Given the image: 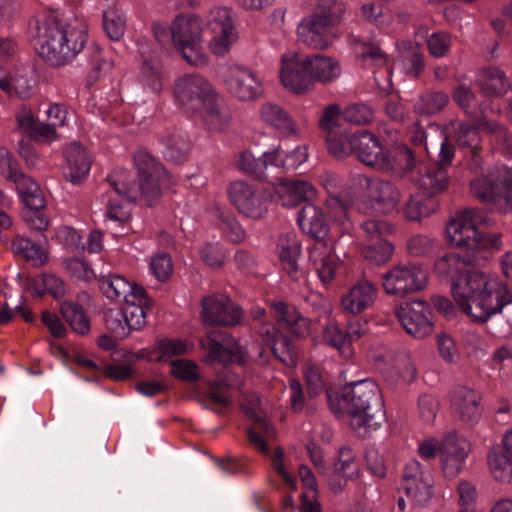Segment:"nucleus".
Segmentation results:
<instances>
[{"instance_id":"f8f14e48","label":"nucleus","mask_w":512,"mask_h":512,"mask_svg":"<svg viewBox=\"0 0 512 512\" xmlns=\"http://www.w3.org/2000/svg\"><path fill=\"white\" fill-rule=\"evenodd\" d=\"M202 348L208 351L204 360L208 363H228L237 361L243 363L246 358L252 360L261 359L264 354V349L253 342L245 349H242L239 344L230 336L209 334L205 340L201 341Z\"/></svg>"},{"instance_id":"69168bd1","label":"nucleus","mask_w":512,"mask_h":512,"mask_svg":"<svg viewBox=\"0 0 512 512\" xmlns=\"http://www.w3.org/2000/svg\"><path fill=\"white\" fill-rule=\"evenodd\" d=\"M436 240L427 235H414L407 242V251L410 255L420 257L433 252Z\"/></svg>"},{"instance_id":"4c0bfd02","label":"nucleus","mask_w":512,"mask_h":512,"mask_svg":"<svg viewBox=\"0 0 512 512\" xmlns=\"http://www.w3.org/2000/svg\"><path fill=\"white\" fill-rule=\"evenodd\" d=\"M334 476L339 479V485L335 486L331 483V488L335 491L342 488V481L344 484L347 480L354 479L359 473V465L356 460V455L349 447H341L333 464Z\"/></svg>"},{"instance_id":"f3484780","label":"nucleus","mask_w":512,"mask_h":512,"mask_svg":"<svg viewBox=\"0 0 512 512\" xmlns=\"http://www.w3.org/2000/svg\"><path fill=\"white\" fill-rule=\"evenodd\" d=\"M208 27L212 33L209 48L216 55L226 54L238 38L231 11L227 7H214L208 15Z\"/></svg>"},{"instance_id":"5fc2aeb1","label":"nucleus","mask_w":512,"mask_h":512,"mask_svg":"<svg viewBox=\"0 0 512 512\" xmlns=\"http://www.w3.org/2000/svg\"><path fill=\"white\" fill-rule=\"evenodd\" d=\"M193 347L192 343L184 339H161L157 342L155 349L159 355L155 358L158 361H168L173 356L187 353Z\"/></svg>"},{"instance_id":"b1692460","label":"nucleus","mask_w":512,"mask_h":512,"mask_svg":"<svg viewBox=\"0 0 512 512\" xmlns=\"http://www.w3.org/2000/svg\"><path fill=\"white\" fill-rule=\"evenodd\" d=\"M402 485L406 496L416 505L426 504L432 496L430 475L422 471L416 460L406 464Z\"/></svg>"},{"instance_id":"09e8293b","label":"nucleus","mask_w":512,"mask_h":512,"mask_svg":"<svg viewBox=\"0 0 512 512\" xmlns=\"http://www.w3.org/2000/svg\"><path fill=\"white\" fill-rule=\"evenodd\" d=\"M471 190L475 196L484 201H501V186L494 175L475 179L471 183Z\"/></svg>"},{"instance_id":"423d86ee","label":"nucleus","mask_w":512,"mask_h":512,"mask_svg":"<svg viewBox=\"0 0 512 512\" xmlns=\"http://www.w3.org/2000/svg\"><path fill=\"white\" fill-rule=\"evenodd\" d=\"M329 401L335 413L349 415L351 427L362 437L378 430L385 421L382 395L377 383L371 379L345 386L337 399V406L330 396Z\"/></svg>"},{"instance_id":"4be33fe9","label":"nucleus","mask_w":512,"mask_h":512,"mask_svg":"<svg viewBox=\"0 0 512 512\" xmlns=\"http://www.w3.org/2000/svg\"><path fill=\"white\" fill-rule=\"evenodd\" d=\"M469 454V443L456 432H449L441 438L440 463L448 478L455 477L462 469Z\"/></svg>"},{"instance_id":"e2e57ef3","label":"nucleus","mask_w":512,"mask_h":512,"mask_svg":"<svg viewBox=\"0 0 512 512\" xmlns=\"http://www.w3.org/2000/svg\"><path fill=\"white\" fill-rule=\"evenodd\" d=\"M171 374L183 381H196L199 379L198 366L188 359L171 361Z\"/></svg>"},{"instance_id":"a18cd8bd","label":"nucleus","mask_w":512,"mask_h":512,"mask_svg":"<svg viewBox=\"0 0 512 512\" xmlns=\"http://www.w3.org/2000/svg\"><path fill=\"white\" fill-rule=\"evenodd\" d=\"M394 252V246L391 242L379 238L376 241H367L361 244V254L363 257L375 264H384L388 262Z\"/></svg>"},{"instance_id":"7ed1b4c3","label":"nucleus","mask_w":512,"mask_h":512,"mask_svg":"<svg viewBox=\"0 0 512 512\" xmlns=\"http://www.w3.org/2000/svg\"><path fill=\"white\" fill-rule=\"evenodd\" d=\"M103 295L112 302L120 303V309H109L104 321L115 338L123 339L132 330H139L146 324L145 307L148 296L143 287L118 274L104 275L99 279Z\"/></svg>"},{"instance_id":"3c124183","label":"nucleus","mask_w":512,"mask_h":512,"mask_svg":"<svg viewBox=\"0 0 512 512\" xmlns=\"http://www.w3.org/2000/svg\"><path fill=\"white\" fill-rule=\"evenodd\" d=\"M103 28L111 40H120L126 29L124 13L115 7L108 8L103 14Z\"/></svg>"},{"instance_id":"9b49d317","label":"nucleus","mask_w":512,"mask_h":512,"mask_svg":"<svg viewBox=\"0 0 512 512\" xmlns=\"http://www.w3.org/2000/svg\"><path fill=\"white\" fill-rule=\"evenodd\" d=\"M221 79L227 93L239 102H255L265 95L262 78L246 66H227L222 72Z\"/></svg>"},{"instance_id":"37998d69","label":"nucleus","mask_w":512,"mask_h":512,"mask_svg":"<svg viewBox=\"0 0 512 512\" xmlns=\"http://www.w3.org/2000/svg\"><path fill=\"white\" fill-rule=\"evenodd\" d=\"M323 340L328 345L335 348L345 359H350L355 351L346 337V331L343 332L336 322H330L323 329Z\"/></svg>"},{"instance_id":"dca6fc26","label":"nucleus","mask_w":512,"mask_h":512,"mask_svg":"<svg viewBox=\"0 0 512 512\" xmlns=\"http://www.w3.org/2000/svg\"><path fill=\"white\" fill-rule=\"evenodd\" d=\"M279 77L282 85L294 94L312 90L307 56L295 51L285 52L281 56Z\"/></svg>"},{"instance_id":"f03ea898","label":"nucleus","mask_w":512,"mask_h":512,"mask_svg":"<svg viewBox=\"0 0 512 512\" xmlns=\"http://www.w3.org/2000/svg\"><path fill=\"white\" fill-rule=\"evenodd\" d=\"M133 159L139 174L138 184L134 182L131 174L124 171L108 178L113 191L122 198V201L110 199L106 217L120 224L127 222L130 218V202L139 199L144 204L152 206L158 200L161 194L160 183L166 177L163 167L149 152L138 150Z\"/></svg>"},{"instance_id":"6ab92c4d","label":"nucleus","mask_w":512,"mask_h":512,"mask_svg":"<svg viewBox=\"0 0 512 512\" xmlns=\"http://www.w3.org/2000/svg\"><path fill=\"white\" fill-rule=\"evenodd\" d=\"M201 316L209 325L232 326L242 319L243 313L225 294H214L203 298Z\"/></svg>"},{"instance_id":"412c9836","label":"nucleus","mask_w":512,"mask_h":512,"mask_svg":"<svg viewBox=\"0 0 512 512\" xmlns=\"http://www.w3.org/2000/svg\"><path fill=\"white\" fill-rule=\"evenodd\" d=\"M448 135L440 144L439 158L445 164H451L454 157V148L450 141H455L459 146L470 149L473 153L480 148L481 139L478 130L460 121L451 122L448 127Z\"/></svg>"},{"instance_id":"7c9ffc66","label":"nucleus","mask_w":512,"mask_h":512,"mask_svg":"<svg viewBox=\"0 0 512 512\" xmlns=\"http://www.w3.org/2000/svg\"><path fill=\"white\" fill-rule=\"evenodd\" d=\"M312 89L316 83L329 84L341 75L339 62L327 55L313 54L307 56Z\"/></svg>"},{"instance_id":"79ce46f5","label":"nucleus","mask_w":512,"mask_h":512,"mask_svg":"<svg viewBox=\"0 0 512 512\" xmlns=\"http://www.w3.org/2000/svg\"><path fill=\"white\" fill-rule=\"evenodd\" d=\"M299 476L305 488V492L301 497V512H319L320 505L316 501L317 483L313 473L310 468L305 465H301L299 467Z\"/></svg>"},{"instance_id":"4468645a","label":"nucleus","mask_w":512,"mask_h":512,"mask_svg":"<svg viewBox=\"0 0 512 512\" xmlns=\"http://www.w3.org/2000/svg\"><path fill=\"white\" fill-rule=\"evenodd\" d=\"M359 184L366 188L365 200L359 210L366 214H388L399 205L401 193L392 183L360 175Z\"/></svg>"},{"instance_id":"774afa93","label":"nucleus","mask_w":512,"mask_h":512,"mask_svg":"<svg viewBox=\"0 0 512 512\" xmlns=\"http://www.w3.org/2000/svg\"><path fill=\"white\" fill-rule=\"evenodd\" d=\"M25 210L22 213V218L25 224L31 229L36 231H44L49 226V221L45 214L42 212L44 207H33L25 205Z\"/></svg>"},{"instance_id":"8fccbe9b","label":"nucleus","mask_w":512,"mask_h":512,"mask_svg":"<svg viewBox=\"0 0 512 512\" xmlns=\"http://www.w3.org/2000/svg\"><path fill=\"white\" fill-rule=\"evenodd\" d=\"M354 51L366 68H372L373 66L381 68L388 63L386 53L372 44L357 41L354 44Z\"/></svg>"},{"instance_id":"49530a36","label":"nucleus","mask_w":512,"mask_h":512,"mask_svg":"<svg viewBox=\"0 0 512 512\" xmlns=\"http://www.w3.org/2000/svg\"><path fill=\"white\" fill-rule=\"evenodd\" d=\"M61 313L74 332L81 335L89 332V320L81 306L71 301H65L61 304Z\"/></svg>"},{"instance_id":"6e6552de","label":"nucleus","mask_w":512,"mask_h":512,"mask_svg":"<svg viewBox=\"0 0 512 512\" xmlns=\"http://www.w3.org/2000/svg\"><path fill=\"white\" fill-rule=\"evenodd\" d=\"M245 414L254 420L253 425L248 428L247 434L252 447L259 453L269 456L272 468L283 479L285 484L292 490L297 488V482L292 474L291 461L285 456L284 451L277 447L270 454L268 441L276 436L275 427L266 419L260 408V399L252 397V406L243 405Z\"/></svg>"},{"instance_id":"bb28decb","label":"nucleus","mask_w":512,"mask_h":512,"mask_svg":"<svg viewBox=\"0 0 512 512\" xmlns=\"http://www.w3.org/2000/svg\"><path fill=\"white\" fill-rule=\"evenodd\" d=\"M65 176L73 184L84 181L91 169L92 159L85 147L81 144L70 143L65 151Z\"/></svg>"},{"instance_id":"a878e982","label":"nucleus","mask_w":512,"mask_h":512,"mask_svg":"<svg viewBox=\"0 0 512 512\" xmlns=\"http://www.w3.org/2000/svg\"><path fill=\"white\" fill-rule=\"evenodd\" d=\"M377 293V287L371 281H358L342 295L340 306L348 314L359 315L373 306Z\"/></svg>"},{"instance_id":"ddd939ff","label":"nucleus","mask_w":512,"mask_h":512,"mask_svg":"<svg viewBox=\"0 0 512 512\" xmlns=\"http://www.w3.org/2000/svg\"><path fill=\"white\" fill-rule=\"evenodd\" d=\"M428 280L427 271L419 264L394 265L382 274V287L386 294L396 297L422 290Z\"/></svg>"},{"instance_id":"4d7b16f0","label":"nucleus","mask_w":512,"mask_h":512,"mask_svg":"<svg viewBox=\"0 0 512 512\" xmlns=\"http://www.w3.org/2000/svg\"><path fill=\"white\" fill-rule=\"evenodd\" d=\"M481 113L482 117L479 119V127L483 131L493 134L502 149L512 154V135L508 134L504 127L487 119L486 108H481Z\"/></svg>"},{"instance_id":"473e14b6","label":"nucleus","mask_w":512,"mask_h":512,"mask_svg":"<svg viewBox=\"0 0 512 512\" xmlns=\"http://www.w3.org/2000/svg\"><path fill=\"white\" fill-rule=\"evenodd\" d=\"M260 335L262 340L270 346L275 357L282 363L287 366H294L296 364V354L291 348L290 340L279 335L273 325L266 324L262 326Z\"/></svg>"},{"instance_id":"2eb2a0df","label":"nucleus","mask_w":512,"mask_h":512,"mask_svg":"<svg viewBox=\"0 0 512 512\" xmlns=\"http://www.w3.org/2000/svg\"><path fill=\"white\" fill-rule=\"evenodd\" d=\"M336 23L329 15L312 13L298 25L297 34L305 45L313 49H327L338 37Z\"/></svg>"},{"instance_id":"0e129e2a","label":"nucleus","mask_w":512,"mask_h":512,"mask_svg":"<svg viewBox=\"0 0 512 512\" xmlns=\"http://www.w3.org/2000/svg\"><path fill=\"white\" fill-rule=\"evenodd\" d=\"M149 266L154 277L161 282L167 281L173 272L172 259L166 253L153 256Z\"/></svg>"},{"instance_id":"a19ab883","label":"nucleus","mask_w":512,"mask_h":512,"mask_svg":"<svg viewBox=\"0 0 512 512\" xmlns=\"http://www.w3.org/2000/svg\"><path fill=\"white\" fill-rule=\"evenodd\" d=\"M487 465L491 477L499 484L512 483V458L493 448L487 455Z\"/></svg>"},{"instance_id":"6e6d98bb","label":"nucleus","mask_w":512,"mask_h":512,"mask_svg":"<svg viewBox=\"0 0 512 512\" xmlns=\"http://www.w3.org/2000/svg\"><path fill=\"white\" fill-rule=\"evenodd\" d=\"M236 165L243 172L261 178L264 176L266 168L270 165V161H267L265 158V152L261 157L256 158L247 150L237 156Z\"/></svg>"},{"instance_id":"9d476101","label":"nucleus","mask_w":512,"mask_h":512,"mask_svg":"<svg viewBox=\"0 0 512 512\" xmlns=\"http://www.w3.org/2000/svg\"><path fill=\"white\" fill-rule=\"evenodd\" d=\"M170 34L174 46L189 64H207L208 58L203 50L202 23L196 15L177 16L171 24Z\"/></svg>"},{"instance_id":"bf43d9fd","label":"nucleus","mask_w":512,"mask_h":512,"mask_svg":"<svg viewBox=\"0 0 512 512\" xmlns=\"http://www.w3.org/2000/svg\"><path fill=\"white\" fill-rule=\"evenodd\" d=\"M362 17L379 27L389 25L392 16L388 9H385L380 3L369 1L364 3L361 7Z\"/></svg>"},{"instance_id":"f257e3e1","label":"nucleus","mask_w":512,"mask_h":512,"mask_svg":"<svg viewBox=\"0 0 512 512\" xmlns=\"http://www.w3.org/2000/svg\"><path fill=\"white\" fill-rule=\"evenodd\" d=\"M470 262V256L449 252L436 260L434 271L438 277L451 280V294L461 311L471 321L484 323L512 303V292L484 271L474 269L463 273Z\"/></svg>"},{"instance_id":"a211bd4d","label":"nucleus","mask_w":512,"mask_h":512,"mask_svg":"<svg viewBox=\"0 0 512 512\" xmlns=\"http://www.w3.org/2000/svg\"><path fill=\"white\" fill-rule=\"evenodd\" d=\"M397 317L405 331L414 338L423 339L434 330L430 305L424 300L406 302L398 309Z\"/></svg>"},{"instance_id":"338daca9","label":"nucleus","mask_w":512,"mask_h":512,"mask_svg":"<svg viewBox=\"0 0 512 512\" xmlns=\"http://www.w3.org/2000/svg\"><path fill=\"white\" fill-rule=\"evenodd\" d=\"M63 264L67 272L77 279L90 281L95 277L93 269L81 258H66Z\"/></svg>"},{"instance_id":"0eeeda50","label":"nucleus","mask_w":512,"mask_h":512,"mask_svg":"<svg viewBox=\"0 0 512 512\" xmlns=\"http://www.w3.org/2000/svg\"><path fill=\"white\" fill-rule=\"evenodd\" d=\"M487 213L478 208H466L455 213L446 224L447 241L474 256L477 252L490 248L500 249L502 235L487 233Z\"/></svg>"},{"instance_id":"39448f33","label":"nucleus","mask_w":512,"mask_h":512,"mask_svg":"<svg viewBox=\"0 0 512 512\" xmlns=\"http://www.w3.org/2000/svg\"><path fill=\"white\" fill-rule=\"evenodd\" d=\"M174 97L186 113L198 117L210 131H224L229 126V111L221 105L213 85L202 76L179 77L174 85Z\"/></svg>"},{"instance_id":"603ef678","label":"nucleus","mask_w":512,"mask_h":512,"mask_svg":"<svg viewBox=\"0 0 512 512\" xmlns=\"http://www.w3.org/2000/svg\"><path fill=\"white\" fill-rule=\"evenodd\" d=\"M217 226L223 237L232 243H241L246 238L245 229L231 214L220 212L217 216Z\"/></svg>"},{"instance_id":"c9c22d12","label":"nucleus","mask_w":512,"mask_h":512,"mask_svg":"<svg viewBox=\"0 0 512 512\" xmlns=\"http://www.w3.org/2000/svg\"><path fill=\"white\" fill-rule=\"evenodd\" d=\"M309 157L308 147L300 145L290 152L283 151L280 147H275L265 151V158L270 161V166L281 168L285 171H293L304 164Z\"/></svg>"},{"instance_id":"864d4df0","label":"nucleus","mask_w":512,"mask_h":512,"mask_svg":"<svg viewBox=\"0 0 512 512\" xmlns=\"http://www.w3.org/2000/svg\"><path fill=\"white\" fill-rule=\"evenodd\" d=\"M354 134L348 135L342 131L327 134V148L331 155L343 158L353 154L355 149Z\"/></svg>"},{"instance_id":"13d9d810","label":"nucleus","mask_w":512,"mask_h":512,"mask_svg":"<svg viewBox=\"0 0 512 512\" xmlns=\"http://www.w3.org/2000/svg\"><path fill=\"white\" fill-rule=\"evenodd\" d=\"M432 212L433 207L429 206L428 200L420 193L411 194L403 206V214L408 220H420Z\"/></svg>"},{"instance_id":"ea45409f","label":"nucleus","mask_w":512,"mask_h":512,"mask_svg":"<svg viewBox=\"0 0 512 512\" xmlns=\"http://www.w3.org/2000/svg\"><path fill=\"white\" fill-rule=\"evenodd\" d=\"M433 165L422 173L418 179L419 187L429 196H434L445 191L449 184V177L445 163Z\"/></svg>"},{"instance_id":"72a5a7b5","label":"nucleus","mask_w":512,"mask_h":512,"mask_svg":"<svg viewBox=\"0 0 512 512\" xmlns=\"http://www.w3.org/2000/svg\"><path fill=\"white\" fill-rule=\"evenodd\" d=\"M297 222L301 230L312 238L324 240L328 226L322 210L312 204L305 205L298 213Z\"/></svg>"},{"instance_id":"58836bf2","label":"nucleus","mask_w":512,"mask_h":512,"mask_svg":"<svg viewBox=\"0 0 512 512\" xmlns=\"http://www.w3.org/2000/svg\"><path fill=\"white\" fill-rule=\"evenodd\" d=\"M12 249L17 256L24 258L34 267H42L49 260V251L45 246L23 236H17L13 240Z\"/></svg>"},{"instance_id":"de8ad7c7","label":"nucleus","mask_w":512,"mask_h":512,"mask_svg":"<svg viewBox=\"0 0 512 512\" xmlns=\"http://www.w3.org/2000/svg\"><path fill=\"white\" fill-rule=\"evenodd\" d=\"M161 142L165 148V156L173 162L182 161L190 150L189 139L180 133L168 134Z\"/></svg>"},{"instance_id":"e433bc0d","label":"nucleus","mask_w":512,"mask_h":512,"mask_svg":"<svg viewBox=\"0 0 512 512\" xmlns=\"http://www.w3.org/2000/svg\"><path fill=\"white\" fill-rule=\"evenodd\" d=\"M278 255L284 270L291 276L298 271V260L301 256V244L295 232L283 233L278 240Z\"/></svg>"},{"instance_id":"c85d7f7f","label":"nucleus","mask_w":512,"mask_h":512,"mask_svg":"<svg viewBox=\"0 0 512 512\" xmlns=\"http://www.w3.org/2000/svg\"><path fill=\"white\" fill-rule=\"evenodd\" d=\"M258 116L263 123L283 135L296 136L300 133V129L293 118L283 107L276 103L267 102L262 104Z\"/></svg>"},{"instance_id":"c03bdc74","label":"nucleus","mask_w":512,"mask_h":512,"mask_svg":"<svg viewBox=\"0 0 512 512\" xmlns=\"http://www.w3.org/2000/svg\"><path fill=\"white\" fill-rule=\"evenodd\" d=\"M479 85L486 95L499 96L509 87L504 73L498 68L484 69L479 77Z\"/></svg>"},{"instance_id":"5701e85b","label":"nucleus","mask_w":512,"mask_h":512,"mask_svg":"<svg viewBox=\"0 0 512 512\" xmlns=\"http://www.w3.org/2000/svg\"><path fill=\"white\" fill-rule=\"evenodd\" d=\"M482 396L467 386L455 387L450 395V404L457 418L467 424H475L482 414Z\"/></svg>"},{"instance_id":"1a4fd4ad","label":"nucleus","mask_w":512,"mask_h":512,"mask_svg":"<svg viewBox=\"0 0 512 512\" xmlns=\"http://www.w3.org/2000/svg\"><path fill=\"white\" fill-rule=\"evenodd\" d=\"M353 154L365 165L383 172L405 173L414 166V156L404 145L385 151L379 139L372 133L361 130L354 134Z\"/></svg>"},{"instance_id":"2f4dec72","label":"nucleus","mask_w":512,"mask_h":512,"mask_svg":"<svg viewBox=\"0 0 512 512\" xmlns=\"http://www.w3.org/2000/svg\"><path fill=\"white\" fill-rule=\"evenodd\" d=\"M271 307L277 321L285 324L293 334L304 337L310 333L309 320L302 317L295 307L280 300L272 302Z\"/></svg>"},{"instance_id":"680f3d73","label":"nucleus","mask_w":512,"mask_h":512,"mask_svg":"<svg viewBox=\"0 0 512 512\" xmlns=\"http://www.w3.org/2000/svg\"><path fill=\"white\" fill-rule=\"evenodd\" d=\"M201 260L211 268H220L226 260V252L219 243H207L199 251Z\"/></svg>"},{"instance_id":"aec40b11","label":"nucleus","mask_w":512,"mask_h":512,"mask_svg":"<svg viewBox=\"0 0 512 512\" xmlns=\"http://www.w3.org/2000/svg\"><path fill=\"white\" fill-rule=\"evenodd\" d=\"M228 196L238 212L246 217L260 219L268 210L266 201L257 194L253 186L244 181L232 182L228 188Z\"/></svg>"},{"instance_id":"393cba45","label":"nucleus","mask_w":512,"mask_h":512,"mask_svg":"<svg viewBox=\"0 0 512 512\" xmlns=\"http://www.w3.org/2000/svg\"><path fill=\"white\" fill-rule=\"evenodd\" d=\"M37 81L35 68L24 64L15 67L8 75H0V89L9 95L25 99L32 96Z\"/></svg>"},{"instance_id":"f704fd0d","label":"nucleus","mask_w":512,"mask_h":512,"mask_svg":"<svg viewBox=\"0 0 512 512\" xmlns=\"http://www.w3.org/2000/svg\"><path fill=\"white\" fill-rule=\"evenodd\" d=\"M15 184L16 190L25 205L45 207L46 201L38 184L19 167L7 179Z\"/></svg>"},{"instance_id":"052dcab7","label":"nucleus","mask_w":512,"mask_h":512,"mask_svg":"<svg viewBox=\"0 0 512 512\" xmlns=\"http://www.w3.org/2000/svg\"><path fill=\"white\" fill-rule=\"evenodd\" d=\"M449 102V97L443 92H431L422 96L415 105L421 114H434L442 110Z\"/></svg>"},{"instance_id":"c756f323","label":"nucleus","mask_w":512,"mask_h":512,"mask_svg":"<svg viewBox=\"0 0 512 512\" xmlns=\"http://www.w3.org/2000/svg\"><path fill=\"white\" fill-rule=\"evenodd\" d=\"M275 192L281 204L293 207L302 201L311 200L316 196L314 186L304 180L280 179L275 187Z\"/></svg>"},{"instance_id":"20e7f679","label":"nucleus","mask_w":512,"mask_h":512,"mask_svg":"<svg viewBox=\"0 0 512 512\" xmlns=\"http://www.w3.org/2000/svg\"><path fill=\"white\" fill-rule=\"evenodd\" d=\"M34 29L39 55L56 66L73 60L88 39L87 25L79 19L63 23L52 15H41L35 19Z\"/></svg>"},{"instance_id":"cd10ccee","label":"nucleus","mask_w":512,"mask_h":512,"mask_svg":"<svg viewBox=\"0 0 512 512\" xmlns=\"http://www.w3.org/2000/svg\"><path fill=\"white\" fill-rule=\"evenodd\" d=\"M310 258L321 282L329 284L335 278L340 265L333 245L324 240L316 241L310 252Z\"/></svg>"}]
</instances>
